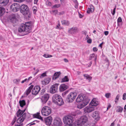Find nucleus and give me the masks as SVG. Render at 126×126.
<instances>
[{
  "instance_id": "obj_29",
  "label": "nucleus",
  "mask_w": 126,
  "mask_h": 126,
  "mask_svg": "<svg viewBox=\"0 0 126 126\" xmlns=\"http://www.w3.org/2000/svg\"><path fill=\"white\" fill-rule=\"evenodd\" d=\"M33 86L32 85L30 86L29 88L26 90V94L27 95H28L31 92V90L33 88Z\"/></svg>"
},
{
  "instance_id": "obj_21",
  "label": "nucleus",
  "mask_w": 126,
  "mask_h": 126,
  "mask_svg": "<svg viewBox=\"0 0 126 126\" xmlns=\"http://www.w3.org/2000/svg\"><path fill=\"white\" fill-rule=\"evenodd\" d=\"M68 88V86L65 84H62L60 87V91L61 92H63L67 89Z\"/></svg>"
},
{
  "instance_id": "obj_40",
  "label": "nucleus",
  "mask_w": 126,
  "mask_h": 126,
  "mask_svg": "<svg viewBox=\"0 0 126 126\" xmlns=\"http://www.w3.org/2000/svg\"><path fill=\"white\" fill-rule=\"evenodd\" d=\"M43 56L46 58H50L52 57V56L51 55L47 54H44L43 55Z\"/></svg>"
},
{
  "instance_id": "obj_3",
  "label": "nucleus",
  "mask_w": 126,
  "mask_h": 126,
  "mask_svg": "<svg viewBox=\"0 0 126 126\" xmlns=\"http://www.w3.org/2000/svg\"><path fill=\"white\" fill-rule=\"evenodd\" d=\"M20 11L23 15H28L29 18L30 17L31 15L29 12V8L26 5L23 4L21 5L20 7Z\"/></svg>"
},
{
  "instance_id": "obj_54",
  "label": "nucleus",
  "mask_w": 126,
  "mask_h": 126,
  "mask_svg": "<svg viewBox=\"0 0 126 126\" xmlns=\"http://www.w3.org/2000/svg\"><path fill=\"white\" fill-rule=\"evenodd\" d=\"M36 121H34L33 122L31 123L30 124V126L32 125L35 124V123L34 122H36Z\"/></svg>"
},
{
  "instance_id": "obj_1",
  "label": "nucleus",
  "mask_w": 126,
  "mask_h": 126,
  "mask_svg": "<svg viewBox=\"0 0 126 126\" xmlns=\"http://www.w3.org/2000/svg\"><path fill=\"white\" fill-rule=\"evenodd\" d=\"M32 24L31 22H28L25 24H22L19 27L18 31L19 32H25V35L27 34L31 31Z\"/></svg>"
},
{
  "instance_id": "obj_8",
  "label": "nucleus",
  "mask_w": 126,
  "mask_h": 126,
  "mask_svg": "<svg viewBox=\"0 0 126 126\" xmlns=\"http://www.w3.org/2000/svg\"><path fill=\"white\" fill-rule=\"evenodd\" d=\"M62 123L61 120L59 118H56L53 122V126H62Z\"/></svg>"
},
{
  "instance_id": "obj_38",
  "label": "nucleus",
  "mask_w": 126,
  "mask_h": 126,
  "mask_svg": "<svg viewBox=\"0 0 126 126\" xmlns=\"http://www.w3.org/2000/svg\"><path fill=\"white\" fill-rule=\"evenodd\" d=\"M119 94H117L115 100V101L116 103H117L119 100Z\"/></svg>"
},
{
  "instance_id": "obj_39",
  "label": "nucleus",
  "mask_w": 126,
  "mask_h": 126,
  "mask_svg": "<svg viewBox=\"0 0 126 126\" xmlns=\"http://www.w3.org/2000/svg\"><path fill=\"white\" fill-rule=\"evenodd\" d=\"M60 4H56L53 6L52 8H56L60 7Z\"/></svg>"
},
{
  "instance_id": "obj_37",
  "label": "nucleus",
  "mask_w": 126,
  "mask_h": 126,
  "mask_svg": "<svg viewBox=\"0 0 126 126\" xmlns=\"http://www.w3.org/2000/svg\"><path fill=\"white\" fill-rule=\"evenodd\" d=\"M17 118L16 116H15L13 121L11 123V124L13 125L16 121Z\"/></svg>"
},
{
  "instance_id": "obj_51",
  "label": "nucleus",
  "mask_w": 126,
  "mask_h": 126,
  "mask_svg": "<svg viewBox=\"0 0 126 126\" xmlns=\"http://www.w3.org/2000/svg\"><path fill=\"white\" fill-rule=\"evenodd\" d=\"M45 89H43L41 91V94H43L44 92L45 91Z\"/></svg>"
},
{
  "instance_id": "obj_56",
  "label": "nucleus",
  "mask_w": 126,
  "mask_h": 126,
  "mask_svg": "<svg viewBox=\"0 0 126 126\" xmlns=\"http://www.w3.org/2000/svg\"><path fill=\"white\" fill-rule=\"evenodd\" d=\"M68 91H65L64 92H63V93L62 95H65L68 93Z\"/></svg>"
},
{
  "instance_id": "obj_55",
  "label": "nucleus",
  "mask_w": 126,
  "mask_h": 126,
  "mask_svg": "<svg viewBox=\"0 0 126 126\" xmlns=\"http://www.w3.org/2000/svg\"><path fill=\"white\" fill-rule=\"evenodd\" d=\"M23 124L21 123L20 124H16L15 126H23Z\"/></svg>"
},
{
  "instance_id": "obj_45",
  "label": "nucleus",
  "mask_w": 126,
  "mask_h": 126,
  "mask_svg": "<svg viewBox=\"0 0 126 126\" xmlns=\"http://www.w3.org/2000/svg\"><path fill=\"white\" fill-rule=\"evenodd\" d=\"M46 4L48 6H50L51 5V3L48 1H47L46 2Z\"/></svg>"
},
{
  "instance_id": "obj_15",
  "label": "nucleus",
  "mask_w": 126,
  "mask_h": 126,
  "mask_svg": "<svg viewBox=\"0 0 126 126\" xmlns=\"http://www.w3.org/2000/svg\"><path fill=\"white\" fill-rule=\"evenodd\" d=\"M40 90V88L39 86H35L32 89V94L36 95L38 93Z\"/></svg>"
},
{
  "instance_id": "obj_23",
  "label": "nucleus",
  "mask_w": 126,
  "mask_h": 126,
  "mask_svg": "<svg viewBox=\"0 0 126 126\" xmlns=\"http://www.w3.org/2000/svg\"><path fill=\"white\" fill-rule=\"evenodd\" d=\"M51 80V79L49 78H47L41 81L42 84L43 85L48 84Z\"/></svg>"
},
{
  "instance_id": "obj_59",
  "label": "nucleus",
  "mask_w": 126,
  "mask_h": 126,
  "mask_svg": "<svg viewBox=\"0 0 126 126\" xmlns=\"http://www.w3.org/2000/svg\"><path fill=\"white\" fill-rule=\"evenodd\" d=\"M36 72L34 74V76H35L37 73L39 72V70L38 69H37L36 70Z\"/></svg>"
},
{
  "instance_id": "obj_50",
  "label": "nucleus",
  "mask_w": 126,
  "mask_h": 126,
  "mask_svg": "<svg viewBox=\"0 0 126 126\" xmlns=\"http://www.w3.org/2000/svg\"><path fill=\"white\" fill-rule=\"evenodd\" d=\"M31 116L29 114H28L27 115L26 114L25 118L28 119Z\"/></svg>"
},
{
  "instance_id": "obj_12",
  "label": "nucleus",
  "mask_w": 126,
  "mask_h": 126,
  "mask_svg": "<svg viewBox=\"0 0 126 126\" xmlns=\"http://www.w3.org/2000/svg\"><path fill=\"white\" fill-rule=\"evenodd\" d=\"M18 5L16 3H14L10 7L11 10L14 12L18 11L19 10V7Z\"/></svg>"
},
{
  "instance_id": "obj_32",
  "label": "nucleus",
  "mask_w": 126,
  "mask_h": 126,
  "mask_svg": "<svg viewBox=\"0 0 126 126\" xmlns=\"http://www.w3.org/2000/svg\"><path fill=\"white\" fill-rule=\"evenodd\" d=\"M117 24L118 26H120L122 25V20L121 18L120 17L118 18L117 19Z\"/></svg>"
},
{
  "instance_id": "obj_44",
  "label": "nucleus",
  "mask_w": 126,
  "mask_h": 126,
  "mask_svg": "<svg viewBox=\"0 0 126 126\" xmlns=\"http://www.w3.org/2000/svg\"><path fill=\"white\" fill-rule=\"evenodd\" d=\"M116 8V6H115V7L113 9V11H111V13L112 14V15H114L115 13V10Z\"/></svg>"
},
{
  "instance_id": "obj_30",
  "label": "nucleus",
  "mask_w": 126,
  "mask_h": 126,
  "mask_svg": "<svg viewBox=\"0 0 126 126\" xmlns=\"http://www.w3.org/2000/svg\"><path fill=\"white\" fill-rule=\"evenodd\" d=\"M20 105L21 107H23L26 104V102L25 100H20L19 102Z\"/></svg>"
},
{
  "instance_id": "obj_52",
  "label": "nucleus",
  "mask_w": 126,
  "mask_h": 126,
  "mask_svg": "<svg viewBox=\"0 0 126 126\" xmlns=\"http://www.w3.org/2000/svg\"><path fill=\"white\" fill-rule=\"evenodd\" d=\"M92 40L91 39H89L87 40V42L88 43H92Z\"/></svg>"
},
{
  "instance_id": "obj_24",
  "label": "nucleus",
  "mask_w": 126,
  "mask_h": 126,
  "mask_svg": "<svg viewBox=\"0 0 126 126\" xmlns=\"http://www.w3.org/2000/svg\"><path fill=\"white\" fill-rule=\"evenodd\" d=\"M8 0H0V6H5L8 4Z\"/></svg>"
},
{
  "instance_id": "obj_60",
  "label": "nucleus",
  "mask_w": 126,
  "mask_h": 126,
  "mask_svg": "<svg viewBox=\"0 0 126 126\" xmlns=\"http://www.w3.org/2000/svg\"><path fill=\"white\" fill-rule=\"evenodd\" d=\"M65 20H63L61 21V23L63 25H64L65 23Z\"/></svg>"
},
{
  "instance_id": "obj_49",
  "label": "nucleus",
  "mask_w": 126,
  "mask_h": 126,
  "mask_svg": "<svg viewBox=\"0 0 126 126\" xmlns=\"http://www.w3.org/2000/svg\"><path fill=\"white\" fill-rule=\"evenodd\" d=\"M70 24L69 21L67 20H65L64 25L68 26Z\"/></svg>"
},
{
  "instance_id": "obj_25",
  "label": "nucleus",
  "mask_w": 126,
  "mask_h": 126,
  "mask_svg": "<svg viewBox=\"0 0 126 126\" xmlns=\"http://www.w3.org/2000/svg\"><path fill=\"white\" fill-rule=\"evenodd\" d=\"M26 109H25L23 110H21L20 109H19L16 113L17 116L18 117L21 116V115L25 111Z\"/></svg>"
},
{
  "instance_id": "obj_33",
  "label": "nucleus",
  "mask_w": 126,
  "mask_h": 126,
  "mask_svg": "<svg viewBox=\"0 0 126 126\" xmlns=\"http://www.w3.org/2000/svg\"><path fill=\"white\" fill-rule=\"evenodd\" d=\"M5 11V10L4 8L0 7V16L3 15Z\"/></svg>"
},
{
  "instance_id": "obj_47",
  "label": "nucleus",
  "mask_w": 126,
  "mask_h": 126,
  "mask_svg": "<svg viewBox=\"0 0 126 126\" xmlns=\"http://www.w3.org/2000/svg\"><path fill=\"white\" fill-rule=\"evenodd\" d=\"M126 93H124L123 95V99L124 100H125L126 99Z\"/></svg>"
},
{
  "instance_id": "obj_34",
  "label": "nucleus",
  "mask_w": 126,
  "mask_h": 126,
  "mask_svg": "<svg viewBox=\"0 0 126 126\" xmlns=\"http://www.w3.org/2000/svg\"><path fill=\"white\" fill-rule=\"evenodd\" d=\"M69 80V79L68 78V76H66L62 79L61 82H67Z\"/></svg>"
},
{
  "instance_id": "obj_64",
  "label": "nucleus",
  "mask_w": 126,
  "mask_h": 126,
  "mask_svg": "<svg viewBox=\"0 0 126 126\" xmlns=\"http://www.w3.org/2000/svg\"><path fill=\"white\" fill-rule=\"evenodd\" d=\"M114 121L112 123H111L110 126H114Z\"/></svg>"
},
{
  "instance_id": "obj_26",
  "label": "nucleus",
  "mask_w": 126,
  "mask_h": 126,
  "mask_svg": "<svg viewBox=\"0 0 126 126\" xmlns=\"http://www.w3.org/2000/svg\"><path fill=\"white\" fill-rule=\"evenodd\" d=\"M60 74L61 72H60L55 73L53 77V80H55L58 77H59Z\"/></svg>"
},
{
  "instance_id": "obj_43",
  "label": "nucleus",
  "mask_w": 126,
  "mask_h": 126,
  "mask_svg": "<svg viewBox=\"0 0 126 126\" xmlns=\"http://www.w3.org/2000/svg\"><path fill=\"white\" fill-rule=\"evenodd\" d=\"M103 59L106 62L109 63V60L106 57L104 56L103 58Z\"/></svg>"
},
{
  "instance_id": "obj_46",
  "label": "nucleus",
  "mask_w": 126,
  "mask_h": 126,
  "mask_svg": "<svg viewBox=\"0 0 126 126\" xmlns=\"http://www.w3.org/2000/svg\"><path fill=\"white\" fill-rule=\"evenodd\" d=\"M52 12L54 13V14L55 15L57 14L58 12V11L57 10H52Z\"/></svg>"
},
{
  "instance_id": "obj_18",
  "label": "nucleus",
  "mask_w": 126,
  "mask_h": 126,
  "mask_svg": "<svg viewBox=\"0 0 126 126\" xmlns=\"http://www.w3.org/2000/svg\"><path fill=\"white\" fill-rule=\"evenodd\" d=\"M52 120V118L49 116L45 118V122L47 125H49L51 124Z\"/></svg>"
},
{
  "instance_id": "obj_42",
  "label": "nucleus",
  "mask_w": 126,
  "mask_h": 126,
  "mask_svg": "<svg viewBox=\"0 0 126 126\" xmlns=\"http://www.w3.org/2000/svg\"><path fill=\"white\" fill-rule=\"evenodd\" d=\"M110 95L111 94L110 93H108L105 94V97L107 98H109Z\"/></svg>"
},
{
  "instance_id": "obj_9",
  "label": "nucleus",
  "mask_w": 126,
  "mask_h": 126,
  "mask_svg": "<svg viewBox=\"0 0 126 126\" xmlns=\"http://www.w3.org/2000/svg\"><path fill=\"white\" fill-rule=\"evenodd\" d=\"M95 108L91 106H87L84 109V111L85 113H88L94 110Z\"/></svg>"
},
{
  "instance_id": "obj_36",
  "label": "nucleus",
  "mask_w": 126,
  "mask_h": 126,
  "mask_svg": "<svg viewBox=\"0 0 126 126\" xmlns=\"http://www.w3.org/2000/svg\"><path fill=\"white\" fill-rule=\"evenodd\" d=\"M32 10L33 14H36V12L37 11V7H32Z\"/></svg>"
},
{
  "instance_id": "obj_11",
  "label": "nucleus",
  "mask_w": 126,
  "mask_h": 126,
  "mask_svg": "<svg viewBox=\"0 0 126 126\" xmlns=\"http://www.w3.org/2000/svg\"><path fill=\"white\" fill-rule=\"evenodd\" d=\"M58 84H56L52 85L50 89V92L51 94H54L57 91Z\"/></svg>"
},
{
  "instance_id": "obj_41",
  "label": "nucleus",
  "mask_w": 126,
  "mask_h": 126,
  "mask_svg": "<svg viewBox=\"0 0 126 126\" xmlns=\"http://www.w3.org/2000/svg\"><path fill=\"white\" fill-rule=\"evenodd\" d=\"M20 81V80L19 79H16L13 80V82L15 83H17V82H19Z\"/></svg>"
},
{
  "instance_id": "obj_13",
  "label": "nucleus",
  "mask_w": 126,
  "mask_h": 126,
  "mask_svg": "<svg viewBox=\"0 0 126 126\" xmlns=\"http://www.w3.org/2000/svg\"><path fill=\"white\" fill-rule=\"evenodd\" d=\"M89 99H87L86 101H83L82 103L79 104L77 107L78 108L81 109L87 105L89 102Z\"/></svg>"
},
{
  "instance_id": "obj_48",
  "label": "nucleus",
  "mask_w": 126,
  "mask_h": 126,
  "mask_svg": "<svg viewBox=\"0 0 126 126\" xmlns=\"http://www.w3.org/2000/svg\"><path fill=\"white\" fill-rule=\"evenodd\" d=\"M46 76V74L45 73H43L41 75L40 77L41 78H43L45 76Z\"/></svg>"
},
{
  "instance_id": "obj_58",
  "label": "nucleus",
  "mask_w": 126,
  "mask_h": 126,
  "mask_svg": "<svg viewBox=\"0 0 126 126\" xmlns=\"http://www.w3.org/2000/svg\"><path fill=\"white\" fill-rule=\"evenodd\" d=\"M104 33L106 35H107L108 34L109 32L108 31H105L104 32Z\"/></svg>"
},
{
  "instance_id": "obj_28",
  "label": "nucleus",
  "mask_w": 126,
  "mask_h": 126,
  "mask_svg": "<svg viewBox=\"0 0 126 126\" xmlns=\"http://www.w3.org/2000/svg\"><path fill=\"white\" fill-rule=\"evenodd\" d=\"M90 8H88L87 9V13L89 14L91 12L92 13L94 11V7L92 5H90Z\"/></svg>"
},
{
  "instance_id": "obj_4",
  "label": "nucleus",
  "mask_w": 126,
  "mask_h": 126,
  "mask_svg": "<svg viewBox=\"0 0 126 126\" xmlns=\"http://www.w3.org/2000/svg\"><path fill=\"white\" fill-rule=\"evenodd\" d=\"M77 95V93L75 92L70 93L67 96L66 100L68 102L71 103L75 100Z\"/></svg>"
},
{
  "instance_id": "obj_57",
  "label": "nucleus",
  "mask_w": 126,
  "mask_h": 126,
  "mask_svg": "<svg viewBox=\"0 0 126 126\" xmlns=\"http://www.w3.org/2000/svg\"><path fill=\"white\" fill-rule=\"evenodd\" d=\"M27 80H28L27 79H26L24 80H22L21 81V83H23L25 82H26V81L27 82Z\"/></svg>"
},
{
  "instance_id": "obj_19",
  "label": "nucleus",
  "mask_w": 126,
  "mask_h": 126,
  "mask_svg": "<svg viewBox=\"0 0 126 126\" xmlns=\"http://www.w3.org/2000/svg\"><path fill=\"white\" fill-rule=\"evenodd\" d=\"M98 104V103L96 101V99L94 98L92 100L89 104L90 106H92L94 107L97 106Z\"/></svg>"
},
{
  "instance_id": "obj_14",
  "label": "nucleus",
  "mask_w": 126,
  "mask_h": 126,
  "mask_svg": "<svg viewBox=\"0 0 126 126\" xmlns=\"http://www.w3.org/2000/svg\"><path fill=\"white\" fill-rule=\"evenodd\" d=\"M49 94H45L42 96L41 99L43 104H45L47 102L49 98Z\"/></svg>"
},
{
  "instance_id": "obj_10",
  "label": "nucleus",
  "mask_w": 126,
  "mask_h": 126,
  "mask_svg": "<svg viewBox=\"0 0 126 126\" xmlns=\"http://www.w3.org/2000/svg\"><path fill=\"white\" fill-rule=\"evenodd\" d=\"M92 116L94 119L95 121L99 120L100 118L99 112L97 111H96L93 112Z\"/></svg>"
},
{
  "instance_id": "obj_2",
  "label": "nucleus",
  "mask_w": 126,
  "mask_h": 126,
  "mask_svg": "<svg viewBox=\"0 0 126 126\" xmlns=\"http://www.w3.org/2000/svg\"><path fill=\"white\" fill-rule=\"evenodd\" d=\"M52 99L54 103L59 106L64 104V102L62 97L58 94H54L52 97Z\"/></svg>"
},
{
  "instance_id": "obj_27",
  "label": "nucleus",
  "mask_w": 126,
  "mask_h": 126,
  "mask_svg": "<svg viewBox=\"0 0 126 126\" xmlns=\"http://www.w3.org/2000/svg\"><path fill=\"white\" fill-rule=\"evenodd\" d=\"M33 116L34 118H37L41 120L42 121L43 120V118L40 115V113L39 112H37L36 114H33Z\"/></svg>"
},
{
  "instance_id": "obj_31",
  "label": "nucleus",
  "mask_w": 126,
  "mask_h": 126,
  "mask_svg": "<svg viewBox=\"0 0 126 126\" xmlns=\"http://www.w3.org/2000/svg\"><path fill=\"white\" fill-rule=\"evenodd\" d=\"M83 76L85 79H88L89 80V82H90L92 79V77L88 75L84 74L83 75Z\"/></svg>"
},
{
  "instance_id": "obj_53",
  "label": "nucleus",
  "mask_w": 126,
  "mask_h": 126,
  "mask_svg": "<svg viewBox=\"0 0 126 126\" xmlns=\"http://www.w3.org/2000/svg\"><path fill=\"white\" fill-rule=\"evenodd\" d=\"M93 50L94 51H96L98 49L97 48L95 47H94L93 49Z\"/></svg>"
},
{
  "instance_id": "obj_20",
  "label": "nucleus",
  "mask_w": 126,
  "mask_h": 126,
  "mask_svg": "<svg viewBox=\"0 0 126 126\" xmlns=\"http://www.w3.org/2000/svg\"><path fill=\"white\" fill-rule=\"evenodd\" d=\"M8 19L10 22L12 23H14L15 22L16 17L15 14H12L10 15Z\"/></svg>"
},
{
  "instance_id": "obj_5",
  "label": "nucleus",
  "mask_w": 126,
  "mask_h": 126,
  "mask_svg": "<svg viewBox=\"0 0 126 126\" xmlns=\"http://www.w3.org/2000/svg\"><path fill=\"white\" fill-rule=\"evenodd\" d=\"M51 111V109L48 106H45L43 108L41 111L42 115L45 116L49 115Z\"/></svg>"
},
{
  "instance_id": "obj_17",
  "label": "nucleus",
  "mask_w": 126,
  "mask_h": 126,
  "mask_svg": "<svg viewBox=\"0 0 126 126\" xmlns=\"http://www.w3.org/2000/svg\"><path fill=\"white\" fill-rule=\"evenodd\" d=\"M26 113H24L22 116L18 118L17 120V122L18 124H21L23 122V121L26 118Z\"/></svg>"
},
{
  "instance_id": "obj_63",
  "label": "nucleus",
  "mask_w": 126,
  "mask_h": 126,
  "mask_svg": "<svg viewBox=\"0 0 126 126\" xmlns=\"http://www.w3.org/2000/svg\"><path fill=\"white\" fill-rule=\"evenodd\" d=\"M103 42H102V43H101L100 44H99V47H101L102 48V45H103Z\"/></svg>"
},
{
  "instance_id": "obj_61",
  "label": "nucleus",
  "mask_w": 126,
  "mask_h": 126,
  "mask_svg": "<svg viewBox=\"0 0 126 126\" xmlns=\"http://www.w3.org/2000/svg\"><path fill=\"white\" fill-rule=\"evenodd\" d=\"M60 26V24H59L57 26L56 28L57 29H58L59 28V27Z\"/></svg>"
},
{
  "instance_id": "obj_16",
  "label": "nucleus",
  "mask_w": 126,
  "mask_h": 126,
  "mask_svg": "<svg viewBox=\"0 0 126 126\" xmlns=\"http://www.w3.org/2000/svg\"><path fill=\"white\" fill-rule=\"evenodd\" d=\"M78 28L77 27H73L70 28L68 31V33L71 34H74L78 32Z\"/></svg>"
},
{
  "instance_id": "obj_62",
  "label": "nucleus",
  "mask_w": 126,
  "mask_h": 126,
  "mask_svg": "<svg viewBox=\"0 0 126 126\" xmlns=\"http://www.w3.org/2000/svg\"><path fill=\"white\" fill-rule=\"evenodd\" d=\"M64 61L65 63H67L68 62V60L66 59H64Z\"/></svg>"
},
{
  "instance_id": "obj_6",
  "label": "nucleus",
  "mask_w": 126,
  "mask_h": 126,
  "mask_svg": "<svg viewBox=\"0 0 126 126\" xmlns=\"http://www.w3.org/2000/svg\"><path fill=\"white\" fill-rule=\"evenodd\" d=\"M88 120L86 116H83L81 117L78 120V122H76V124H78L79 126H81L82 125L85 126V124L86 123Z\"/></svg>"
},
{
  "instance_id": "obj_7",
  "label": "nucleus",
  "mask_w": 126,
  "mask_h": 126,
  "mask_svg": "<svg viewBox=\"0 0 126 126\" xmlns=\"http://www.w3.org/2000/svg\"><path fill=\"white\" fill-rule=\"evenodd\" d=\"M87 99H89L87 97H86L85 94H83L82 95H78L77 99H76V101L77 102H80L83 101H86Z\"/></svg>"
},
{
  "instance_id": "obj_22",
  "label": "nucleus",
  "mask_w": 126,
  "mask_h": 126,
  "mask_svg": "<svg viewBox=\"0 0 126 126\" xmlns=\"http://www.w3.org/2000/svg\"><path fill=\"white\" fill-rule=\"evenodd\" d=\"M97 58V55L94 53L91 54L90 55L89 59L90 60L93 59L94 62L96 63Z\"/></svg>"
},
{
  "instance_id": "obj_35",
  "label": "nucleus",
  "mask_w": 126,
  "mask_h": 126,
  "mask_svg": "<svg viewBox=\"0 0 126 126\" xmlns=\"http://www.w3.org/2000/svg\"><path fill=\"white\" fill-rule=\"evenodd\" d=\"M118 109L116 110V111L117 112L121 113L122 112L123 108L121 106H118L117 107Z\"/></svg>"
}]
</instances>
